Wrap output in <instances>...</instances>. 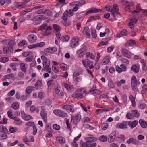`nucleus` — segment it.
<instances>
[{
    "instance_id": "f257e3e1",
    "label": "nucleus",
    "mask_w": 147,
    "mask_h": 147,
    "mask_svg": "<svg viewBox=\"0 0 147 147\" xmlns=\"http://www.w3.org/2000/svg\"><path fill=\"white\" fill-rule=\"evenodd\" d=\"M15 44V41L13 40H11L8 43V47L4 46L3 47L4 53L5 54H8L9 51L10 53H12L13 51V46Z\"/></svg>"
},
{
    "instance_id": "f03ea898",
    "label": "nucleus",
    "mask_w": 147,
    "mask_h": 147,
    "mask_svg": "<svg viewBox=\"0 0 147 147\" xmlns=\"http://www.w3.org/2000/svg\"><path fill=\"white\" fill-rule=\"evenodd\" d=\"M121 3L123 5H127L125 7V9L129 12H131L133 8L132 5L133 2L130 0H122L121 1Z\"/></svg>"
},
{
    "instance_id": "7ed1b4c3",
    "label": "nucleus",
    "mask_w": 147,
    "mask_h": 147,
    "mask_svg": "<svg viewBox=\"0 0 147 147\" xmlns=\"http://www.w3.org/2000/svg\"><path fill=\"white\" fill-rule=\"evenodd\" d=\"M85 92V90L84 88L78 89L72 94V96L78 99H81L83 98V94Z\"/></svg>"
},
{
    "instance_id": "20e7f679",
    "label": "nucleus",
    "mask_w": 147,
    "mask_h": 147,
    "mask_svg": "<svg viewBox=\"0 0 147 147\" xmlns=\"http://www.w3.org/2000/svg\"><path fill=\"white\" fill-rule=\"evenodd\" d=\"M53 112L56 115L61 117H65L67 116L66 112L59 109L54 110Z\"/></svg>"
},
{
    "instance_id": "39448f33",
    "label": "nucleus",
    "mask_w": 147,
    "mask_h": 147,
    "mask_svg": "<svg viewBox=\"0 0 147 147\" xmlns=\"http://www.w3.org/2000/svg\"><path fill=\"white\" fill-rule=\"evenodd\" d=\"M111 13L112 15L114 17L119 14V7L117 5H113Z\"/></svg>"
},
{
    "instance_id": "423d86ee",
    "label": "nucleus",
    "mask_w": 147,
    "mask_h": 147,
    "mask_svg": "<svg viewBox=\"0 0 147 147\" xmlns=\"http://www.w3.org/2000/svg\"><path fill=\"white\" fill-rule=\"evenodd\" d=\"M74 12L71 9H69V11L66 10L64 13L62 17V19L64 20H66L67 19L68 16L71 17L73 16Z\"/></svg>"
},
{
    "instance_id": "0eeeda50",
    "label": "nucleus",
    "mask_w": 147,
    "mask_h": 147,
    "mask_svg": "<svg viewBox=\"0 0 147 147\" xmlns=\"http://www.w3.org/2000/svg\"><path fill=\"white\" fill-rule=\"evenodd\" d=\"M121 52L123 55L128 58H130L132 53L126 49L123 48L122 49Z\"/></svg>"
},
{
    "instance_id": "6e6552de",
    "label": "nucleus",
    "mask_w": 147,
    "mask_h": 147,
    "mask_svg": "<svg viewBox=\"0 0 147 147\" xmlns=\"http://www.w3.org/2000/svg\"><path fill=\"white\" fill-rule=\"evenodd\" d=\"M86 139V141L82 143V147H89L90 143L97 140V138H87Z\"/></svg>"
},
{
    "instance_id": "1a4fd4ad",
    "label": "nucleus",
    "mask_w": 147,
    "mask_h": 147,
    "mask_svg": "<svg viewBox=\"0 0 147 147\" xmlns=\"http://www.w3.org/2000/svg\"><path fill=\"white\" fill-rule=\"evenodd\" d=\"M27 39L29 42L33 43L36 42L37 40V38L36 35L32 34L28 36Z\"/></svg>"
},
{
    "instance_id": "9d476101",
    "label": "nucleus",
    "mask_w": 147,
    "mask_h": 147,
    "mask_svg": "<svg viewBox=\"0 0 147 147\" xmlns=\"http://www.w3.org/2000/svg\"><path fill=\"white\" fill-rule=\"evenodd\" d=\"M87 51V47L85 46L79 50L78 51V52L79 53V55H78V57L81 58L83 57Z\"/></svg>"
},
{
    "instance_id": "9b49d317",
    "label": "nucleus",
    "mask_w": 147,
    "mask_h": 147,
    "mask_svg": "<svg viewBox=\"0 0 147 147\" xmlns=\"http://www.w3.org/2000/svg\"><path fill=\"white\" fill-rule=\"evenodd\" d=\"M81 118V116L80 114H78L76 115L74 117H72L71 119V121L73 120V122L74 124L76 125L80 121Z\"/></svg>"
},
{
    "instance_id": "f8f14e48",
    "label": "nucleus",
    "mask_w": 147,
    "mask_h": 147,
    "mask_svg": "<svg viewBox=\"0 0 147 147\" xmlns=\"http://www.w3.org/2000/svg\"><path fill=\"white\" fill-rule=\"evenodd\" d=\"M136 44V42L135 40L132 39H130L127 41L125 45V47H132Z\"/></svg>"
},
{
    "instance_id": "ddd939ff",
    "label": "nucleus",
    "mask_w": 147,
    "mask_h": 147,
    "mask_svg": "<svg viewBox=\"0 0 147 147\" xmlns=\"http://www.w3.org/2000/svg\"><path fill=\"white\" fill-rule=\"evenodd\" d=\"M57 49L55 47H51L44 49V51L47 53H53L57 51Z\"/></svg>"
},
{
    "instance_id": "4468645a",
    "label": "nucleus",
    "mask_w": 147,
    "mask_h": 147,
    "mask_svg": "<svg viewBox=\"0 0 147 147\" xmlns=\"http://www.w3.org/2000/svg\"><path fill=\"white\" fill-rule=\"evenodd\" d=\"M102 11V10L99 9H97L95 8H92L86 12V15H87L88 14L91 13H96L99 11Z\"/></svg>"
},
{
    "instance_id": "2eb2a0df",
    "label": "nucleus",
    "mask_w": 147,
    "mask_h": 147,
    "mask_svg": "<svg viewBox=\"0 0 147 147\" xmlns=\"http://www.w3.org/2000/svg\"><path fill=\"white\" fill-rule=\"evenodd\" d=\"M110 59L111 57L109 56L105 57L102 61V64L103 65L107 64L110 62Z\"/></svg>"
},
{
    "instance_id": "dca6fc26",
    "label": "nucleus",
    "mask_w": 147,
    "mask_h": 147,
    "mask_svg": "<svg viewBox=\"0 0 147 147\" xmlns=\"http://www.w3.org/2000/svg\"><path fill=\"white\" fill-rule=\"evenodd\" d=\"M137 20L135 18H131L129 22L128 23V26L130 27V28L132 29L134 27V25L137 22Z\"/></svg>"
},
{
    "instance_id": "f3484780",
    "label": "nucleus",
    "mask_w": 147,
    "mask_h": 147,
    "mask_svg": "<svg viewBox=\"0 0 147 147\" xmlns=\"http://www.w3.org/2000/svg\"><path fill=\"white\" fill-rule=\"evenodd\" d=\"M131 85H139L140 84V82L137 81L135 76L133 75L132 76L131 82Z\"/></svg>"
},
{
    "instance_id": "a211bd4d",
    "label": "nucleus",
    "mask_w": 147,
    "mask_h": 147,
    "mask_svg": "<svg viewBox=\"0 0 147 147\" xmlns=\"http://www.w3.org/2000/svg\"><path fill=\"white\" fill-rule=\"evenodd\" d=\"M62 108L64 109L69 110L70 112H74V107L70 105H64Z\"/></svg>"
},
{
    "instance_id": "6ab92c4d",
    "label": "nucleus",
    "mask_w": 147,
    "mask_h": 147,
    "mask_svg": "<svg viewBox=\"0 0 147 147\" xmlns=\"http://www.w3.org/2000/svg\"><path fill=\"white\" fill-rule=\"evenodd\" d=\"M138 121L137 120H134L132 122L128 121V125L131 128L135 127L138 124Z\"/></svg>"
},
{
    "instance_id": "aec40b11",
    "label": "nucleus",
    "mask_w": 147,
    "mask_h": 147,
    "mask_svg": "<svg viewBox=\"0 0 147 147\" xmlns=\"http://www.w3.org/2000/svg\"><path fill=\"white\" fill-rule=\"evenodd\" d=\"M139 122L142 128H147V122L144 121L143 119H140L139 120Z\"/></svg>"
},
{
    "instance_id": "412c9836",
    "label": "nucleus",
    "mask_w": 147,
    "mask_h": 147,
    "mask_svg": "<svg viewBox=\"0 0 147 147\" xmlns=\"http://www.w3.org/2000/svg\"><path fill=\"white\" fill-rule=\"evenodd\" d=\"M90 30L88 27H85L83 30V33L84 34L86 35L88 38H89L90 36L89 33Z\"/></svg>"
},
{
    "instance_id": "4be33fe9",
    "label": "nucleus",
    "mask_w": 147,
    "mask_h": 147,
    "mask_svg": "<svg viewBox=\"0 0 147 147\" xmlns=\"http://www.w3.org/2000/svg\"><path fill=\"white\" fill-rule=\"evenodd\" d=\"M34 87L33 86H28L26 88L25 92L27 95L29 94L32 92Z\"/></svg>"
},
{
    "instance_id": "5701e85b",
    "label": "nucleus",
    "mask_w": 147,
    "mask_h": 147,
    "mask_svg": "<svg viewBox=\"0 0 147 147\" xmlns=\"http://www.w3.org/2000/svg\"><path fill=\"white\" fill-rule=\"evenodd\" d=\"M40 115L44 121L46 123L47 120V115L45 112L41 111Z\"/></svg>"
},
{
    "instance_id": "b1692460",
    "label": "nucleus",
    "mask_w": 147,
    "mask_h": 147,
    "mask_svg": "<svg viewBox=\"0 0 147 147\" xmlns=\"http://www.w3.org/2000/svg\"><path fill=\"white\" fill-rule=\"evenodd\" d=\"M131 70L134 72L137 73L139 72V67L136 65H133L131 66Z\"/></svg>"
},
{
    "instance_id": "393cba45",
    "label": "nucleus",
    "mask_w": 147,
    "mask_h": 147,
    "mask_svg": "<svg viewBox=\"0 0 147 147\" xmlns=\"http://www.w3.org/2000/svg\"><path fill=\"white\" fill-rule=\"evenodd\" d=\"M86 58H90L93 60L95 58L94 55L89 52H88L86 53Z\"/></svg>"
},
{
    "instance_id": "a878e982",
    "label": "nucleus",
    "mask_w": 147,
    "mask_h": 147,
    "mask_svg": "<svg viewBox=\"0 0 147 147\" xmlns=\"http://www.w3.org/2000/svg\"><path fill=\"white\" fill-rule=\"evenodd\" d=\"M42 81L41 80H38L35 85V88L36 90L39 89L42 86Z\"/></svg>"
},
{
    "instance_id": "bb28decb",
    "label": "nucleus",
    "mask_w": 147,
    "mask_h": 147,
    "mask_svg": "<svg viewBox=\"0 0 147 147\" xmlns=\"http://www.w3.org/2000/svg\"><path fill=\"white\" fill-rule=\"evenodd\" d=\"M13 120L14 121V123L17 125H20L22 124V121L19 118L15 117L13 119Z\"/></svg>"
},
{
    "instance_id": "cd10ccee",
    "label": "nucleus",
    "mask_w": 147,
    "mask_h": 147,
    "mask_svg": "<svg viewBox=\"0 0 147 147\" xmlns=\"http://www.w3.org/2000/svg\"><path fill=\"white\" fill-rule=\"evenodd\" d=\"M19 65L22 71L24 72H25L27 69L26 65L24 63H20Z\"/></svg>"
},
{
    "instance_id": "c85d7f7f",
    "label": "nucleus",
    "mask_w": 147,
    "mask_h": 147,
    "mask_svg": "<svg viewBox=\"0 0 147 147\" xmlns=\"http://www.w3.org/2000/svg\"><path fill=\"white\" fill-rule=\"evenodd\" d=\"M50 65L47 64V65H45V67L43 68L42 71L46 70V72L49 73H50L51 71V69L49 67Z\"/></svg>"
},
{
    "instance_id": "c756f323",
    "label": "nucleus",
    "mask_w": 147,
    "mask_h": 147,
    "mask_svg": "<svg viewBox=\"0 0 147 147\" xmlns=\"http://www.w3.org/2000/svg\"><path fill=\"white\" fill-rule=\"evenodd\" d=\"M43 14L45 15H47L49 16H51L53 15L52 12L49 9L45 10Z\"/></svg>"
},
{
    "instance_id": "7c9ffc66",
    "label": "nucleus",
    "mask_w": 147,
    "mask_h": 147,
    "mask_svg": "<svg viewBox=\"0 0 147 147\" xmlns=\"http://www.w3.org/2000/svg\"><path fill=\"white\" fill-rule=\"evenodd\" d=\"M127 142L128 144L132 143L134 144H136L138 143V142L134 138H129L127 140Z\"/></svg>"
},
{
    "instance_id": "2f4dec72",
    "label": "nucleus",
    "mask_w": 147,
    "mask_h": 147,
    "mask_svg": "<svg viewBox=\"0 0 147 147\" xmlns=\"http://www.w3.org/2000/svg\"><path fill=\"white\" fill-rule=\"evenodd\" d=\"M23 141L26 144L29 145L30 142H33L34 141V138H24Z\"/></svg>"
},
{
    "instance_id": "473e14b6",
    "label": "nucleus",
    "mask_w": 147,
    "mask_h": 147,
    "mask_svg": "<svg viewBox=\"0 0 147 147\" xmlns=\"http://www.w3.org/2000/svg\"><path fill=\"white\" fill-rule=\"evenodd\" d=\"M11 108L15 110H16L18 109L19 107V104L16 102H13L11 105Z\"/></svg>"
},
{
    "instance_id": "72a5a7b5",
    "label": "nucleus",
    "mask_w": 147,
    "mask_h": 147,
    "mask_svg": "<svg viewBox=\"0 0 147 147\" xmlns=\"http://www.w3.org/2000/svg\"><path fill=\"white\" fill-rule=\"evenodd\" d=\"M30 110L32 112H34L35 111L37 113H38L39 111V108L38 107L36 108L34 105H32L30 107Z\"/></svg>"
},
{
    "instance_id": "f704fd0d",
    "label": "nucleus",
    "mask_w": 147,
    "mask_h": 147,
    "mask_svg": "<svg viewBox=\"0 0 147 147\" xmlns=\"http://www.w3.org/2000/svg\"><path fill=\"white\" fill-rule=\"evenodd\" d=\"M53 26L55 33L59 32V31L61 30V28L57 25L53 24Z\"/></svg>"
},
{
    "instance_id": "c9c22d12",
    "label": "nucleus",
    "mask_w": 147,
    "mask_h": 147,
    "mask_svg": "<svg viewBox=\"0 0 147 147\" xmlns=\"http://www.w3.org/2000/svg\"><path fill=\"white\" fill-rule=\"evenodd\" d=\"M18 130V128L16 127H13L10 126L9 127V131L10 133H14Z\"/></svg>"
},
{
    "instance_id": "e433bc0d",
    "label": "nucleus",
    "mask_w": 147,
    "mask_h": 147,
    "mask_svg": "<svg viewBox=\"0 0 147 147\" xmlns=\"http://www.w3.org/2000/svg\"><path fill=\"white\" fill-rule=\"evenodd\" d=\"M131 112L134 117L136 118H138L139 117L140 115L139 112L137 110H132Z\"/></svg>"
},
{
    "instance_id": "4c0bfd02",
    "label": "nucleus",
    "mask_w": 147,
    "mask_h": 147,
    "mask_svg": "<svg viewBox=\"0 0 147 147\" xmlns=\"http://www.w3.org/2000/svg\"><path fill=\"white\" fill-rule=\"evenodd\" d=\"M64 86L69 91H71L73 89V87L72 86L66 84H64Z\"/></svg>"
},
{
    "instance_id": "58836bf2",
    "label": "nucleus",
    "mask_w": 147,
    "mask_h": 147,
    "mask_svg": "<svg viewBox=\"0 0 147 147\" xmlns=\"http://www.w3.org/2000/svg\"><path fill=\"white\" fill-rule=\"evenodd\" d=\"M129 98L130 100L132 102V106L133 107L135 106L136 105L135 98L131 95L130 96Z\"/></svg>"
},
{
    "instance_id": "ea45409f",
    "label": "nucleus",
    "mask_w": 147,
    "mask_h": 147,
    "mask_svg": "<svg viewBox=\"0 0 147 147\" xmlns=\"http://www.w3.org/2000/svg\"><path fill=\"white\" fill-rule=\"evenodd\" d=\"M128 121H124L123 123H120V128L121 129L125 128L128 125Z\"/></svg>"
},
{
    "instance_id": "a19ab883",
    "label": "nucleus",
    "mask_w": 147,
    "mask_h": 147,
    "mask_svg": "<svg viewBox=\"0 0 147 147\" xmlns=\"http://www.w3.org/2000/svg\"><path fill=\"white\" fill-rule=\"evenodd\" d=\"M126 117L128 119H131L133 118L134 117L133 113L129 112H128L127 113Z\"/></svg>"
},
{
    "instance_id": "79ce46f5",
    "label": "nucleus",
    "mask_w": 147,
    "mask_h": 147,
    "mask_svg": "<svg viewBox=\"0 0 147 147\" xmlns=\"http://www.w3.org/2000/svg\"><path fill=\"white\" fill-rule=\"evenodd\" d=\"M7 114L8 115V117L10 118L13 120V119L15 117H13L12 114V111L11 110H10L7 111Z\"/></svg>"
},
{
    "instance_id": "37998d69",
    "label": "nucleus",
    "mask_w": 147,
    "mask_h": 147,
    "mask_svg": "<svg viewBox=\"0 0 147 147\" xmlns=\"http://www.w3.org/2000/svg\"><path fill=\"white\" fill-rule=\"evenodd\" d=\"M14 76L12 74H9L5 76H4V79H10L12 78H14Z\"/></svg>"
},
{
    "instance_id": "c03bdc74",
    "label": "nucleus",
    "mask_w": 147,
    "mask_h": 147,
    "mask_svg": "<svg viewBox=\"0 0 147 147\" xmlns=\"http://www.w3.org/2000/svg\"><path fill=\"white\" fill-rule=\"evenodd\" d=\"M60 68L63 70H67L68 68V66L64 63H61L60 65Z\"/></svg>"
},
{
    "instance_id": "a18cd8bd",
    "label": "nucleus",
    "mask_w": 147,
    "mask_h": 147,
    "mask_svg": "<svg viewBox=\"0 0 147 147\" xmlns=\"http://www.w3.org/2000/svg\"><path fill=\"white\" fill-rule=\"evenodd\" d=\"M138 85H131L132 89L135 92H139V89L137 86Z\"/></svg>"
},
{
    "instance_id": "49530a36",
    "label": "nucleus",
    "mask_w": 147,
    "mask_h": 147,
    "mask_svg": "<svg viewBox=\"0 0 147 147\" xmlns=\"http://www.w3.org/2000/svg\"><path fill=\"white\" fill-rule=\"evenodd\" d=\"M17 65V64L15 63H11L10 64V66L11 68L14 71L17 70V68L16 67V66Z\"/></svg>"
},
{
    "instance_id": "de8ad7c7",
    "label": "nucleus",
    "mask_w": 147,
    "mask_h": 147,
    "mask_svg": "<svg viewBox=\"0 0 147 147\" xmlns=\"http://www.w3.org/2000/svg\"><path fill=\"white\" fill-rule=\"evenodd\" d=\"M142 92L143 93H147V85H146L144 84L143 86Z\"/></svg>"
},
{
    "instance_id": "09e8293b",
    "label": "nucleus",
    "mask_w": 147,
    "mask_h": 147,
    "mask_svg": "<svg viewBox=\"0 0 147 147\" xmlns=\"http://www.w3.org/2000/svg\"><path fill=\"white\" fill-rule=\"evenodd\" d=\"M105 8L107 11L111 12L112 10L113 9V8H112L109 5H107L105 6Z\"/></svg>"
},
{
    "instance_id": "8fccbe9b",
    "label": "nucleus",
    "mask_w": 147,
    "mask_h": 147,
    "mask_svg": "<svg viewBox=\"0 0 147 147\" xmlns=\"http://www.w3.org/2000/svg\"><path fill=\"white\" fill-rule=\"evenodd\" d=\"M0 129L1 131L4 133H5L8 131L7 129L4 126H1L0 127Z\"/></svg>"
},
{
    "instance_id": "3c124183",
    "label": "nucleus",
    "mask_w": 147,
    "mask_h": 147,
    "mask_svg": "<svg viewBox=\"0 0 147 147\" xmlns=\"http://www.w3.org/2000/svg\"><path fill=\"white\" fill-rule=\"evenodd\" d=\"M8 58L6 57H3L0 58V62L3 63H5L8 61Z\"/></svg>"
},
{
    "instance_id": "603ef678",
    "label": "nucleus",
    "mask_w": 147,
    "mask_h": 147,
    "mask_svg": "<svg viewBox=\"0 0 147 147\" xmlns=\"http://www.w3.org/2000/svg\"><path fill=\"white\" fill-rule=\"evenodd\" d=\"M127 32L126 30L123 29V30L121 31L120 32V37L121 36H124L126 35Z\"/></svg>"
},
{
    "instance_id": "864d4df0",
    "label": "nucleus",
    "mask_w": 147,
    "mask_h": 147,
    "mask_svg": "<svg viewBox=\"0 0 147 147\" xmlns=\"http://www.w3.org/2000/svg\"><path fill=\"white\" fill-rule=\"evenodd\" d=\"M121 68H120V73L122 71H126V67L123 64H121L120 65Z\"/></svg>"
},
{
    "instance_id": "5fc2aeb1",
    "label": "nucleus",
    "mask_w": 147,
    "mask_h": 147,
    "mask_svg": "<svg viewBox=\"0 0 147 147\" xmlns=\"http://www.w3.org/2000/svg\"><path fill=\"white\" fill-rule=\"evenodd\" d=\"M25 125L28 126L32 127H33L34 126H35L34 122L32 121L26 122V123Z\"/></svg>"
},
{
    "instance_id": "6e6d98bb",
    "label": "nucleus",
    "mask_w": 147,
    "mask_h": 147,
    "mask_svg": "<svg viewBox=\"0 0 147 147\" xmlns=\"http://www.w3.org/2000/svg\"><path fill=\"white\" fill-rule=\"evenodd\" d=\"M108 125L107 123H102L101 125V128L103 130H106L108 127Z\"/></svg>"
},
{
    "instance_id": "4d7b16f0",
    "label": "nucleus",
    "mask_w": 147,
    "mask_h": 147,
    "mask_svg": "<svg viewBox=\"0 0 147 147\" xmlns=\"http://www.w3.org/2000/svg\"><path fill=\"white\" fill-rule=\"evenodd\" d=\"M84 127L85 128L89 129L90 130H92L94 129V128L90 125L88 124H85L84 125Z\"/></svg>"
},
{
    "instance_id": "13d9d810",
    "label": "nucleus",
    "mask_w": 147,
    "mask_h": 147,
    "mask_svg": "<svg viewBox=\"0 0 147 147\" xmlns=\"http://www.w3.org/2000/svg\"><path fill=\"white\" fill-rule=\"evenodd\" d=\"M27 44V42L25 40H23L19 42L18 45L20 46H23Z\"/></svg>"
},
{
    "instance_id": "bf43d9fd",
    "label": "nucleus",
    "mask_w": 147,
    "mask_h": 147,
    "mask_svg": "<svg viewBox=\"0 0 147 147\" xmlns=\"http://www.w3.org/2000/svg\"><path fill=\"white\" fill-rule=\"evenodd\" d=\"M91 35L93 38H96L97 37V34L96 33V31L94 30H92Z\"/></svg>"
},
{
    "instance_id": "052dcab7",
    "label": "nucleus",
    "mask_w": 147,
    "mask_h": 147,
    "mask_svg": "<svg viewBox=\"0 0 147 147\" xmlns=\"http://www.w3.org/2000/svg\"><path fill=\"white\" fill-rule=\"evenodd\" d=\"M121 61L122 63H124L126 65L128 64L129 63V62L128 59L125 58L121 59Z\"/></svg>"
},
{
    "instance_id": "680f3d73",
    "label": "nucleus",
    "mask_w": 147,
    "mask_h": 147,
    "mask_svg": "<svg viewBox=\"0 0 147 147\" xmlns=\"http://www.w3.org/2000/svg\"><path fill=\"white\" fill-rule=\"evenodd\" d=\"M53 128L54 129L56 130H59L60 128V126L57 124H54L53 126Z\"/></svg>"
},
{
    "instance_id": "e2e57ef3",
    "label": "nucleus",
    "mask_w": 147,
    "mask_h": 147,
    "mask_svg": "<svg viewBox=\"0 0 147 147\" xmlns=\"http://www.w3.org/2000/svg\"><path fill=\"white\" fill-rule=\"evenodd\" d=\"M47 26V23L43 24L39 27V30H45V28Z\"/></svg>"
},
{
    "instance_id": "0e129e2a",
    "label": "nucleus",
    "mask_w": 147,
    "mask_h": 147,
    "mask_svg": "<svg viewBox=\"0 0 147 147\" xmlns=\"http://www.w3.org/2000/svg\"><path fill=\"white\" fill-rule=\"evenodd\" d=\"M116 133L115 131H113L109 135V137L110 138H115L116 137Z\"/></svg>"
},
{
    "instance_id": "69168bd1",
    "label": "nucleus",
    "mask_w": 147,
    "mask_h": 147,
    "mask_svg": "<svg viewBox=\"0 0 147 147\" xmlns=\"http://www.w3.org/2000/svg\"><path fill=\"white\" fill-rule=\"evenodd\" d=\"M42 34L43 36H47L50 34V32L47 31L46 30L45 31L42 32Z\"/></svg>"
},
{
    "instance_id": "338daca9",
    "label": "nucleus",
    "mask_w": 147,
    "mask_h": 147,
    "mask_svg": "<svg viewBox=\"0 0 147 147\" xmlns=\"http://www.w3.org/2000/svg\"><path fill=\"white\" fill-rule=\"evenodd\" d=\"M59 143H64L65 142V138H56Z\"/></svg>"
},
{
    "instance_id": "774afa93",
    "label": "nucleus",
    "mask_w": 147,
    "mask_h": 147,
    "mask_svg": "<svg viewBox=\"0 0 147 147\" xmlns=\"http://www.w3.org/2000/svg\"><path fill=\"white\" fill-rule=\"evenodd\" d=\"M44 96V93L43 92H40L38 94V97L40 99L42 98Z\"/></svg>"
}]
</instances>
